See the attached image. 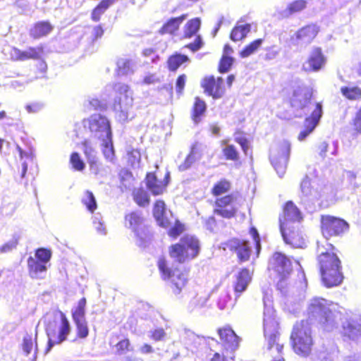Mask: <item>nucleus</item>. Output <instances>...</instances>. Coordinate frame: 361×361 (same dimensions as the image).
Segmentation results:
<instances>
[{
	"label": "nucleus",
	"mask_w": 361,
	"mask_h": 361,
	"mask_svg": "<svg viewBox=\"0 0 361 361\" xmlns=\"http://www.w3.org/2000/svg\"><path fill=\"white\" fill-rule=\"evenodd\" d=\"M307 312V320L296 323L290 336L294 351L304 357L310 354L313 344L310 324L317 323L324 331H333L343 317L337 304L319 297L310 300Z\"/></svg>",
	"instance_id": "1"
},
{
	"label": "nucleus",
	"mask_w": 361,
	"mask_h": 361,
	"mask_svg": "<svg viewBox=\"0 0 361 361\" xmlns=\"http://www.w3.org/2000/svg\"><path fill=\"white\" fill-rule=\"evenodd\" d=\"M312 93L309 88L303 85L293 90L290 98V104L295 116L303 117L310 114L305 121V128L300 133L298 140L303 141L316 128L322 116L321 103L311 101Z\"/></svg>",
	"instance_id": "2"
},
{
	"label": "nucleus",
	"mask_w": 361,
	"mask_h": 361,
	"mask_svg": "<svg viewBox=\"0 0 361 361\" xmlns=\"http://www.w3.org/2000/svg\"><path fill=\"white\" fill-rule=\"evenodd\" d=\"M326 247L320 243H317V252L319 253V262L324 285L327 288L338 286L343 281L341 271V261L334 253L329 251L334 248L333 245L324 241Z\"/></svg>",
	"instance_id": "3"
},
{
	"label": "nucleus",
	"mask_w": 361,
	"mask_h": 361,
	"mask_svg": "<svg viewBox=\"0 0 361 361\" xmlns=\"http://www.w3.org/2000/svg\"><path fill=\"white\" fill-rule=\"evenodd\" d=\"M329 190L330 188L322 187L317 177L306 175L300 183L301 203L309 212H314L323 205L324 200H329L330 197L326 192Z\"/></svg>",
	"instance_id": "4"
},
{
	"label": "nucleus",
	"mask_w": 361,
	"mask_h": 361,
	"mask_svg": "<svg viewBox=\"0 0 361 361\" xmlns=\"http://www.w3.org/2000/svg\"><path fill=\"white\" fill-rule=\"evenodd\" d=\"M46 333L48 337L47 353L55 345L60 344L66 340L71 332V324L63 312L53 310L46 317Z\"/></svg>",
	"instance_id": "5"
},
{
	"label": "nucleus",
	"mask_w": 361,
	"mask_h": 361,
	"mask_svg": "<svg viewBox=\"0 0 361 361\" xmlns=\"http://www.w3.org/2000/svg\"><path fill=\"white\" fill-rule=\"evenodd\" d=\"M301 214L298 207L293 202H288L283 208V214L280 216V231L286 244H290L293 247H301L304 244L302 238L295 231L293 226L295 222L301 219Z\"/></svg>",
	"instance_id": "6"
},
{
	"label": "nucleus",
	"mask_w": 361,
	"mask_h": 361,
	"mask_svg": "<svg viewBox=\"0 0 361 361\" xmlns=\"http://www.w3.org/2000/svg\"><path fill=\"white\" fill-rule=\"evenodd\" d=\"M264 301V334L267 341V348L269 350H275L281 353L283 344L280 343L279 334L278 332V322L275 318L274 310L272 306V302L267 297L263 299Z\"/></svg>",
	"instance_id": "7"
},
{
	"label": "nucleus",
	"mask_w": 361,
	"mask_h": 361,
	"mask_svg": "<svg viewBox=\"0 0 361 361\" xmlns=\"http://www.w3.org/2000/svg\"><path fill=\"white\" fill-rule=\"evenodd\" d=\"M200 251L199 240L192 235H185L180 241L170 248V256L176 261L183 263L188 259H193Z\"/></svg>",
	"instance_id": "8"
},
{
	"label": "nucleus",
	"mask_w": 361,
	"mask_h": 361,
	"mask_svg": "<svg viewBox=\"0 0 361 361\" xmlns=\"http://www.w3.org/2000/svg\"><path fill=\"white\" fill-rule=\"evenodd\" d=\"M114 90L116 93L114 109L118 121L125 122L128 120L129 111L133 106L132 92L127 85L121 82L116 83Z\"/></svg>",
	"instance_id": "9"
},
{
	"label": "nucleus",
	"mask_w": 361,
	"mask_h": 361,
	"mask_svg": "<svg viewBox=\"0 0 361 361\" xmlns=\"http://www.w3.org/2000/svg\"><path fill=\"white\" fill-rule=\"evenodd\" d=\"M51 252L46 248L36 250L35 256H30L27 259V268L30 276L32 279H44L48 267L50 266Z\"/></svg>",
	"instance_id": "10"
},
{
	"label": "nucleus",
	"mask_w": 361,
	"mask_h": 361,
	"mask_svg": "<svg viewBox=\"0 0 361 361\" xmlns=\"http://www.w3.org/2000/svg\"><path fill=\"white\" fill-rule=\"evenodd\" d=\"M269 268L279 274V280L277 283V288L284 295L288 283V277L292 271L291 262L284 255L276 252L274 254L269 262Z\"/></svg>",
	"instance_id": "11"
},
{
	"label": "nucleus",
	"mask_w": 361,
	"mask_h": 361,
	"mask_svg": "<svg viewBox=\"0 0 361 361\" xmlns=\"http://www.w3.org/2000/svg\"><path fill=\"white\" fill-rule=\"evenodd\" d=\"M126 226L132 229L137 238V244L140 247H146L150 240L149 229L143 224V218L140 212H133L125 217Z\"/></svg>",
	"instance_id": "12"
},
{
	"label": "nucleus",
	"mask_w": 361,
	"mask_h": 361,
	"mask_svg": "<svg viewBox=\"0 0 361 361\" xmlns=\"http://www.w3.org/2000/svg\"><path fill=\"white\" fill-rule=\"evenodd\" d=\"M85 128H88L92 135L101 140L112 135L109 121L106 117L95 114L83 120Z\"/></svg>",
	"instance_id": "13"
},
{
	"label": "nucleus",
	"mask_w": 361,
	"mask_h": 361,
	"mask_svg": "<svg viewBox=\"0 0 361 361\" xmlns=\"http://www.w3.org/2000/svg\"><path fill=\"white\" fill-rule=\"evenodd\" d=\"M158 267L164 280H169L172 283L173 291L179 294L187 281L186 274L178 269L173 270L170 268L165 259L160 258L158 261Z\"/></svg>",
	"instance_id": "14"
},
{
	"label": "nucleus",
	"mask_w": 361,
	"mask_h": 361,
	"mask_svg": "<svg viewBox=\"0 0 361 361\" xmlns=\"http://www.w3.org/2000/svg\"><path fill=\"white\" fill-rule=\"evenodd\" d=\"M321 224L322 234L326 238L338 235L348 229V224L346 221L329 215L322 216Z\"/></svg>",
	"instance_id": "15"
},
{
	"label": "nucleus",
	"mask_w": 361,
	"mask_h": 361,
	"mask_svg": "<svg viewBox=\"0 0 361 361\" xmlns=\"http://www.w3.org/2000/svg\"><path fill=\"white\" fill-rule=\"evenodd\" d=\"M218 333L221 341V350L228 353V356H235V352L239 347L240 338L231 327L219 329Z\"/></svg>",
	"instance_id": "16"
},
{
	"label": "nucleus",
	"mask_w": 361,
	"mask_h": 361,
	"mask_svg": "<svg viewBox=\"0 0 361 361\" xmlns=\"http://www.w3.org/2000/svg\"><path fill=\"white\" fill-rule=\"evenodd\" d=\"M290 145L288 142H285L281 147V154L278 157L271 152L270 155V161L275 169L279 177H283L286 173V165L288 160Z\"/></svg>",
	"instance_id": "17"
},
{
	"label": "nucleus",
	"mask_w": 361,
	"mask_h": 361,
	"mask_svg": "<svg viewBox=\"0 0 361 361\" xmlns=\"http://www.w3.org/2000/svg\"><path fill=\"white\" fill-rule=\"evenodd\" d=\"M326 59L322 54V49L318 47L314 48L306 62L302 65V69L306 72H318L325 65Z\"/></svg>",
	"instance_id": "18"
},
{
	"label": "nucleus",
	"mask_w": 361,
	"mask_h": 361,
	"mask_svg": "<svg viewBox=\"0 0 361 361\" xmlns=\"http://www.w3.org/2000/svg\"><path fill=\"white\" fill-rule=\"evenodd\" d=\"M43 53L44 47L42 45L36 47H29L25 50L13 48L11 52V57L17 61L39 60L42 58Z\"/></svg>",
	"instance_id": "19"
},
{
	"label": "nucleus",
	"mask_w": 361,
	"mask_h": 361,
	"mask_svg": "<svg viewBox=\"0 0 361 361\" xmlns=\"http://www.w3.org/2000/svg\"><path fill=\"white\" fill-rule=\"evenodd\" d=\"M223 84L224 80L221 78H218L216 80L214 77L210 76L204 79L202 86L209 95L212 96L214 99H219L224 93Z\"/></svg>",
	"instance_id": "20"
},
{
	"label": "nucleus",
	"mask_w": 361,
	"mask_h": 361,
	"mask_svg": "<svg viewBox=\"0 0 361 361\" xmlns=\"http://www.w3.org/2000/svg\"><path fill=\"white\" fill-rule=\"evenodd\" d=\"M180 341L185 345V348L192 353H194L207 342L204 337H201L193 331L187 329H185L180 334Z\"/></svg>",
	"instance_id": "21"
},
{
	"label": "nucleus",
	"mask_w": 361,
	"mask_h": 361,
	"mask_svg": "<svg viewBox=\"0 0 361 361\" xmlns=\"http://www.w3.org/2000/svg\"><path fill=\"white\" fill-rule=\"evenodd\" d=\"M319 32L315 25H309L300 29L295 33V44L298 46H307L310 44Z\"/></svg>",
	"instance_id": "22"
},
{
	"label": "nucleus",
	"mask_w": 361,
	"mask_h": 361,
	"mask_svg": "<svg viewBox=\"0 0 361 361\" xmlns=\"http://www.w3.org/2000/svg\"><path fill=\"white\" fill-rule=\"evenodd\" d=\"M343 335L350 340H358L361 337V319H350L342 324Z\"/></svg>",
	"instance_id": "23"
},
{
	"label": "nucleus",
	"mask_w": 361,
	"mask_h": 361,
	"mask_svg": "<svg viewBox=\"0 0 361 361\" xmlns=\"http://www.w3.org/2000/svg\"><path fill=\"white\" fill-rule=\"evenodd\" d=\"M251 274L248 269H243L236 275L233 281V288L235 293V300L244 292L251 281Z\"/></svg>",
	"instance_id": "24"
},
{
	"label": "nucleus",
	"mask_w": 361,
	"mask_h": 361,
	"mask_svg": "<svg viewBox=\"0 0 361 361\" xmlns=\"http://www.w3.org/2000/svg\"><path fill=\"white\" fill-rule=\"evenodd\" d=\"M83 152L90 164V170L94 174L98 173L99 164L97 162V151L90 141L85 140L82 142Z\"/></svg>",
	"instance_id": "25"
},
{
	"label": "nucleus",
	"mask_w": 361,
	"mask_h": 361,
	"mask_svg": "<svg viewBox=\"0 0 361 361\" xmlns=\"http://www.w3.org/2000/svg\"><path fill=\"white\" fill-rule=\"evenodd\" d=\"M153 214L159 226L168 228L172 225V222L166 216L165 204L163 201H157L154 207Z\"/></svg>",
	"instance_id": "26"
},
{
	"label": "nucleus",
	"mask_w": 361,
	"mask_h": 361,
	"mask_svg": "<svg viewBox=\"0 0 361 361\" xmlns=\"http://www.w3.org/2000/svg\"><path fill=\"white\" fill-rule=\"evenodd\" d=\"M202 154L195 145H193L189 154L186 156L185 159L178 164V170L180 171H185L190 169L192 166L197 161L200 160Z\"/></svg>",
	"instance_id": "27"
},
{
	"label": "nucleus",
	"mask_w": 361,
	"mask_h": 361,
	"mask_svg": "<svg viewBox=\"0 0 361 361\" xmlns=\"http://www.w3.org/2000/svg\"><path fill=\"white\" fill-rule=\"evenodd\" d=\"M145 181L148 190L154 195L161 194L166 186L163 181L158 180L155 174L153 173H149L147 174Z\"/></svg>",
	"instance_id": "28"
},
{
	"label": "nucleus",
	"mask_w": 361,
	"mask_h": 361,
	"mask_svg": "<svg viewBox=\"0 0 361 361\" xmlns=\"http://www.w3.org/2000/svg\"><path fill=\"white\" fill-rule=\"evenodd\" d=\"M136 68L135 61L132 59L122 58L117 61L118 75H127L132 74Z\"/></svg>",
	"instance_id": "29"
},
{
	"label": "nucleus",
	"mask_w": 361,
	"mask_h": 361,
	"mask_svg": "<svg viewBox=\"0 0 361 361\" xmlns=\"http://www.w3.org/2000/svg\"><path fill=\"white\" fill-rule=\"evenodd\" d=\"M187 15H182L177 18H171L161 28V34H173L176 32L182 22L185 20Z\"/></svg>",
	"instance_id": "30"
},
{
	"label": "nucleus",
	"mask_w": 361,
	"mask_h": 361,
	"mask_svg": "<svg viewBox=\"0 0 361 361\" xmlns=\"http://www.w3.org/2000/svg\"><path fill=\"white\" fill-rule=\"evenodd\" d=\"M52 29L53 26L49 22H39L30 30V35L34 38H39L50 33Z\"/></svg>",
	"instance_id": "31"
},
{
	"label": "nucleus",
	"mask_w": 361,
	"mask_h": 361,
	"mask_svg": "<svg viewBox=\"0 0 361 361\" xmlns=\"http://www.w3.org/2000/svg\"><path fill=\"white\" fill-rule=\"evenodd\" d=\"M118 0H102L92 11L91 18L93 21L97 22L100 20L102 15Z\"/></svg>",
	"instance_id": "32"
},
{
	"label": "nucleus",
	"mask_w": 361,
	"mask_h": 361,
	"mask_svg": "<svg viewBox=\"0 0 361 361\" xmlns=\"http://www.w3.org/2000/svg\"><path fill=\"white\" fill-rule=\"evenodd\" d=\"M100 141L102 142V152L105 159L110 162H114L115 153L112 142V135H111L110 137H106Z\"/></svg>",
	"instance_id": "33"
},
{
	"label": "nucleus",
	"mask_w": 361,
	"mask_h": 361,
	"mask_svg": "<svg viewBox=\"0 0 361 361\" xmlns=\"http://www.w3.org/2000/svg\"><path fill=\"white\" fill-rule=\"evenodd\" d=\"M216 304L218 307L221 310H231L235 305V303L233 302L231 300V297L230 295L229 291L227 290H224L223 291L221 292L217 299Z\"/></svg>",
	"instance_id": "34"
},
{
	"label": "nucleus",
	"mask_w": 361,
	"mask_h": 361,
	"mask_svg": "<svg viewBox=\"0 0 361 361\" xmlns=\"http://www.w3.org/2000/svg\"><path fill=\"white\" fill-rule=\"evenodd\" d=\"M236 252L240 262H245L249 259L250 255V246L247 241L238 240L236 244Z\"/></svg>",
	"instance_id": "35"
},
{
	"label": "nucleus",
	"mask_w": 361,
	"mask_h": 361,
	"mask_svg": "<svg viewBox=\"0 0 361 361\" xmlns=\"http://www.w3.org/2000/svg\"><path fill=\"white\" fill-rule=\"evenodd\" d=\"M250 24L236 25L231 31V39L234 42L243 39L250 32Z\"/></svg>",
	"instance_id": "36"
},
{
	"label": "nucleus",
	"mask_w": 361,
	"mask_h": 361,
	"mask_svg": "<svg viewBox=\"0 0 361 361\" xmlns=\"http://www.w3.org/2000/svg\"><path fill=\"white\" fill-rule=\"evenodd\" d=\"M86 299L81 298L75 307L72 309L71 314L73 322L85 319Z\"/></svg>",
	"instance_id": "37"
},
{
	"label": "nucleus",
	"mask_w": 361,
	"mask_h": 361,
	"mask_svg": "<svg viewBox=\"0 0 361 361\" xmlns=\"http://www.w3.org/2000/svg\"><path fill=\"white\" fill-rule=\"evenodd\" d=\"M306 7V1L304 0H297L290 4L287 8L282 12L283 17H289L290 15L300 12Z\"/></svg>",
	"instance_id": "38"
},
{
	"label": "nucleus",
	"mask_w": 361,
	"mask_h": 361,
	"mask_svg": "<svg viewBox=\"0 0 361 361\" xmlns=\"http://www.w3.org/2000/svg\"><path fill=\"white\" fill-rule=\"evenodd\" d=\"M201 25V20L199 18H193L189 20L185 25L184 35L185 37H191L199 30Z\"/></svg>",
	"instance_id": "39"
},
{
	"label": "nucleus",
	"mask_w": 361,
	"mask_h": 361,
	"mask_svg": "<svg viewBox=\"0 0 361 361\" xmlns=\"http://www.w3.org/2000/svg\"><path fill=\"white\" fill-rule=\"evenodd\" d=\"M188 61V57L185 55L176 54L169 57L168 60V67L170 71H175L184 62Z\"/></svg>",
	"instance_id": "40"
},
{
	"label": "nucleus",
	"mask_w": 361,
	"mask_h": 361,
	"mask_svg": "<svg viewBox=\"0 0 361 361\" xmlns=\"http://www.w3.org/2000/svg\"><path fill=\"white\" fill-rule=\"evenodd\" d=\"M341 91L343 95L348 99L355 100L361 97V89L357 87H343Z\"/></svg>",
	"instance_id": "41"
},
{
	"label": "nucleus",
	"mask_w": 361,
	"mask_h": 361,
	"mask_svg": "<svg viewBox=\"0 0 361 361\" xmlns=\"http://www.w3.org/2000/svg\"><path fill=\"white\" fill-rule=\"evenodd\" d=\"M82 202L84 205L86 206L88 211L90 212H94V211L97 209V204L96 202V199L93 195V193L90 191L87 190L82 198Z\"/></svg>",
	"instance_id": "42"
},
{
	"label": "nucleus",
	"mask_w": 361,
	"mask_h": 361,
	"mask_svg": "<svg viewBox=\"0 0 361 361\" xmlns=\"http://www.w3.org/2000/svg\"><path fill=\"white\" fill-rule=\"evenodd\" d=\"M208 300L205 294H197L190 302L189 307L191 310L203 307Z\"/></svg>",
	"instance_id": "43"
},
{
	"label": "nucleus",
	"mask_w": 361,
	"mask_h": 361,
	"mask_svg": "<svg viewBox=\"0 0 361 361\" xmlns=\"http://www.w3.org/2000/svg\"><path fill=\"white\" fill-rule=\"evenodd\" d=\"M262 40L261 39H256L246 46L240 53L242 58H246L254 54L257 49L262 45Z\"/></svg>",
	"instance_id": "44"
},
{
	"label": "nucleus",
	"mask_w": 361,
	"mask_h": 361,
	"mask_svg": "<svg viewBox=\"0 0 361 361\" xmlns=\"http://www.w3.org/2000/svg\"><path fill=\"white\" fill-rule=\"evenodd\" d=\"M205 102L198 97H196L193 108V120L197 123L200 120L199 117L205 111Z\"/></svg>",
	"instance_id": "45"
},
{
	"label": "nucleus",
	"mask_w": 361,
	"mask_h": 361,
	"mask_svg": "<svg viewBox=\"0 0 361 361\" xmlns=\"http://www.w3.org/2000/svg\"><path fill=\"white\" fill-rule=\"evenodd\" d=\"M134 200L140 206H145L149 202L148 193L143 189H137L133 192Z\"/></svg>",
	"instance_id": "46"
},
{
	"label": "nucleus",
	"mask_w": 361,
	"mask_h": 361,
	"mask_svg": "<svg viewBox=\"0 0 361 361\" xmlns=\"http://www.w3.org/2000/svg\"><path fill=\"white\" fill-rule=\"evenodd\" d=\"M73 322L76 326L78 336L80 338H87L89 334V329L86 319Z\"/></svg>",
	"instance_id": "47"
},
{
	"label": "nucleus",
	"mask_w": 361,
	"mask_h": 361,
	"mask_svg": "<svg viewBox=\"0 0 361 361\" xmlns=\"http://www.w3.org/2000/svg\"><path fill=\"white\" fill-rule=\"evenodd\" d=\"M230 183L226 180H221L214 185L212 189V193L215 196L221 195L227 192L230 189Z\"/></svg>",
	"instance_id": "48"
},
{
	"label": "nucleus",
	"mask_w": 361,
	"mask_h": 361,
	"mask_svg": "<svg viewBox=\"0 0 361 361\" xmlns=\"http://www.w3.org/2000/svg\"><path fill=\"white\" fill-rule=\"evenodd\" d=\"M236 210L237 208L235 205L232 204L229 207H218L214 210V213L222 217L230 219L235 215Z\"/></svg>",
	"instance_id": "49"
},
{
	"label": "nucleus",
	"mask_w": 361,
	"mask_h": 361,
	"mask_svg": "<svg viewBox=\"0 0 361 361\" xmlns=\"http://www.w3.org/2000/svg\"><path fill=\"white\" fill-rule=\"evenodd\" d=\"M116 351L119 355H124L133 350V347L128 339H123L115 345Z\"/></svg>",
	"instance_id": "50"
},
{
	"label": "nucleus",
	"mask_w": 361,
	"mask_h": 361,
	"mask_svg": "<svg viewBox=\"0 0 361 361\" xmlns=\"http://www.w3.org/2000/svg\"><path fill=\"white\" fill-rule=\"evenodd\" d=\"M93 224L97 232L100 235H106V229L102 221L101 215L99 214H95L93 216Z\"/></svg>",
	"instance_id": "51"
},
{
	"label": "nucleus",
	"mask_w": 361,
	"mask_h": 361,
	"mask_svg": "<svg viewBox=\"0 0 361 361\" xmlns=\"http://www.w3.org/2000/svg\"><path fill=\"white\" fill-rule=\"evenodd\" d=\"M70 161L73 167L77 171H82L85 169V164L78 152H73L71 154Z\"/></svg>",
	"instance_id": "52"
},
{
	"label": "nucleus",
	"mask_w": 361,
	"mask_h": 361,
	"mask_svg": "<svg viewBox=\"0 0 361 361\" xmlns=\"http://www.w3.org/2000/svg\"><path fill=\"white\" fill-rule=\"evenodd\" d=\"M233 58L231 56H224L219 63V70L220 73H226L228 72L233 63Z\"/></svg>",
	"instance_id": "53"
},
{
	"label": "nucleus",
	"mask_w": 361,
	"mask_h": 361,
	"mask_svg": "<svg viewBox=\"0 0 361 361\" xmlns=\"http://www.w3.org/2000/svg\"><path fill=\"white\" fill-rule=\"evenodd\" d=\"M223 152L226 158L228 160L235 161L238 159V153L233 145H226L223 149Z\"/></svg>",
	"instance_id": "54"
},
{
	"label": "nucleus",
	"mask_w": 361,
	"mask_h": 361,
	"mask_svg": "<svg viewBox=\"0 0 361 361\" xmlns=\"http://www.w3.org/2000/svg\"><path fill=\"white\" fill-rule=\"evenodd\" d=\"M148 336L155 341H162L165 339L166 334L162 328H157L148 332Z\"/></svg>",
	"instance_id": "55"
},
{
	"label": "nucleus",
	"mask_w": 361,
	"mask_h": 361,
	"mask_svg": "<svg viewBox=\"0 0 361 361\" xmlns=\"http://www.w3.org/2000/svg\"><path fill=\"white\" fill-rule=\"evenodd\" d=\"M216 204L217 207H226L235 204L234 197L233 195H226L225 197L218 198L216 200Z\"/></svg>",
	"instance_id": "56"
},
{
	"label": "nucleus",
	"mask_w": 361,
	"mask_h": 361,
	"mask_svg": "<svg viewBox=\"0 0 361 361\" xmlns=\"http://www.w3.org/2000/svg\"><path fill=\"white\" fill-rule=\"evenodd\" d=\"M18 245V239L12 238L0 247V253H7L12 251Z\"/></svg>",
	"instance_id": "57"
},
{
	"label": "nucleus",
	"mask_w": 361,
	"mask_h": 361,
	"mask_svg": "<svg viewBox=\"0 0 361 361\" xmlns=\"http://www.w3.org/2000/svg\"><path fill=\"white\" fill-rule=\"evenodd\" d=\"M234 140L236 142H238L245 152V154H247V152L249 149L248 141L240 133H235Z\"/></svg>",
	"instance_id": "58"
},
{
	"label": "nucleus",
	"mask_w": 361,
	"mask_h": 361,
	"mask_svg": "<svg viewBox=\"0 0 361 361\" xmlns=\"http://www.w3.org/2000/svg\"><path fill=\"white\" fill-rule=\"evenodd\" d=\"M33 342L31 336L26 335L23 341V350L26 355H28L32 349Z\"/></svg>",
	"instance_id": "59"
},
{
	"label": "nucleus",
	"mask_w": 361,
	"mask_h": 361,
	"mask_svg": "<svg viewBox=\"0 0 361 361\" xmlns=\"http://www.w3.org/2000/svg\"><path fill=\"white\" fill-rule=\"evenodd\" d=\"M235 356H228V353L224 352H216L211 361H234Z\"/></svg>",
	"instance_id": "60"
},
{
	"label": "nucleus",
	"mask_w": 361,
	"mask_h": 361,
	"mask_svg": "<svg viewBox=\"0 0 361 361\" xmlns=\"http://www.w3.org/2000/svg\"><path fill=\"white\" fill-rule=\"evenodd\" d=\"M183 225L177 220L175 221V224L169 230V235L173 238H176L183 231Z\"/></svg>",
	"instance_id": "61"
},
{
	"label": "nucleus",
	"mask_w": 361,
	"mask_h": 361,
	"mask_svg": "<svg viewBox=\"0 0 361 361\" xmlns=\"http://www.w3.org/2000/svg\"><path fill=\"white\" fill-rule=\"evenodd\" d=\"M44 104L40 102H35L25 106V109L28 113H37L41 111Z\"/></svg>",
	"instance_id": "62"
},
{
	"label": "nucleus",
	"mask_w": 361,
	"mask_h": 361,
	"mask_svg": "<svg viewBox=\"0 0 361 361\" xmlns=\"http://www.w3.org/2000/svg\"><path fill=\"white\" fill-rule=\"evenodd\" d=\"M250 233L253 238V240H254V243L255 245V247L257 250V255H258L259 253L260 249H261L260 238H259V233L257 232V230L254 227L250 228Z\"/></svg>",
	"instance_id": "63"
},
{
	"label": "nucleus",
	"mask_w": 361,
	"mask_h": 361,
	"mask_svg": "<svg viewBox=\"0 0 361 361\" xmlns=\"http://www.w3.org/2000/svg\"><path fill=\"white\" fill-rule=\"evenodd\" d=\"M146 85L156 84L160 82V78L155 73L147 75L143 80Z\"/></svg>",
	"instance_id": "64"
}]
</instances>
